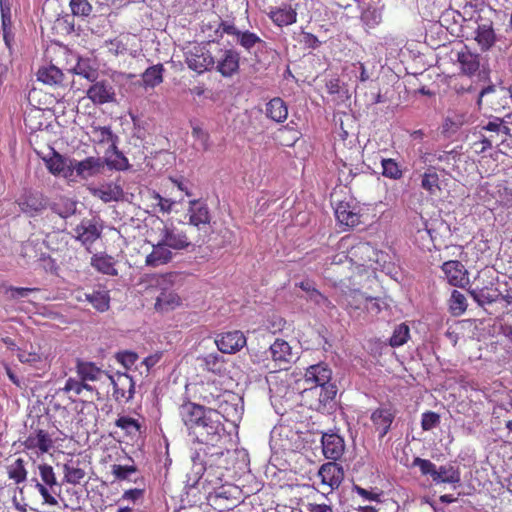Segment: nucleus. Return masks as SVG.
Listing matches in <instances>:
<instances>
[{"label":"nucleus","mask_w":512,"mask_h":512,"mask_svg":"<svg viewBox=\"0 0 512 512\" xmlns=\"http://www.w3.org/2000/svg\"><path fill=\"white\" fill-rule=\"evenodd\" d=\"M408 337L409 327L406 324H400L395 328L390 338V345L392 347H399L407 341Z\"/></svg>","instance_id":"4d7b16f0"},{"label":"nucleus","mask_w":512,"mask_h":512,"mask_svg":"<svg viewBox=\"0 0 512 512\" xmlns=\"http://www.w3.org/2000/svg\"><path fill=\"white\" fill-rule=\"evenodd\" d=\"M136 467L133 465H119L115 464L112 466V473L118 480H125L131 474L136 472Z\"/></svg>","instance_id":"052dcab7"},{"label":"nucleus","mask_w":512,"mask_h":512,"mask_svg":"<svg viewBox=\"0 0 512 512\" xmlns=\"http://www.w3.org/2000/svg\"><path fill=\"white\" fill-rule=\"evenodd\" d=\"M382 175L390 179H399L402 177V170L394 159H382Z\"/></svg>","instance_id":"864d4df0"},{"label":"nucleus","mask_w":512,"mask_h":512,"mask_svg":"<svg viewBox=\"0 0 512 512\" xmlns=\"http://www.w3.org/2000/svg\"><path fill=\"white\" fill-rule=\"evenodd\" d=\"M338 223L347 228H354L361 223L360 208L350 201H339L335 208Z\"/></svg>","instance_id":"2eb2a0df"},{"label":"nucleus","mask_w":512,"mask_h":512,"mask_svg":"<svg viewBox=\"0 0 512 512\" xmlns=\"http://www.w3.org/2000/svg\"><path fill=\"white\" fill-rule=\"evenodd\" d=\"M73 173L82 179H88L101 172L104 168V161L100 157H87L82 161L72 160L71 161Z\"/></svg>","instance_id":"a878e982"},{"label":"nucleus","mask_w":512,"mask_h":512,"mask_svg":"<svg viewBox=\"0 0 512 512\" xmlns=\"http://www.w3.org/2000/svg\"><path fill=\"white\" fill-rule=\"evenodd\" d=\"M326 89L329 95L333 96V100L336 104H339L348 99L347 90L341 85L338 78L330 79L326 83Z\"/></svg>","instance_id":"de8ad7c7"},{"label":"nucleus","mask_w":512,"mask_h":512,"mask_svg":"<svg viewBox=\"0 0 512 512\" xmlns=\"http://www.w3.org/2000/svg\"><path fill=\"white\" fill-rule=\"evenodd\" d=\"M457 62L459 63L462 74L466 76H474L480 70V55L471 52L468 48L458 52Z\"/></svg>","instance_id":"7c9ffc66"},{"label":"nucleus","mask_w":512,"mask_h":512,"mask_svg":"<svg viewBox=\"0 0 512 512\" xmlns=\"http://www.w3.org/2000/svg\"><path fill=\"white\" fill-rule=\"evenodd\" d=\"M92 195L108 203L118 201L123 197V189L120 185L108 183L92 190Z\"/></svg>","instance_id":"58836bf2"},{"label":"nucleus","mask_w":512,"mask_h":512,"mask_svg":"<svg viewBox=\"0 0 512 512\" xmlns=\"http://www.w3.org/2000/svg\"><path fill=\"white\" fill-rule=\"evenodd\" d=\"M318 476L323 485H327L333 490L341 485L344 479V470L337 461H330L321 465Z\"/></svg>","instance_id":"4be33fe9"},{"label":"nucleus","mask_w":512,"mask_h":512,"mask_svg":"<svg viewBox=\"0 0 512 512\" xmlns=\"http://www.w3.org/2000/svg\"><path fill=\"white\" fill-rule=\"evenodd\" d=\"M182 304L181 297L174 291L163 289L156 298L154 308L158 312H168L176 309Z\"/></svg>","instance_id":"473e14b6"},{"label":"nucleus","mask_w":512,"mask_h":512,"mask_svg":"<svg viewBox=\"0 0 512 512\" xmlns=\"http://www.w3.org/2000/svg\"><path fill=\"white\" fill-rule=\"evenodd\" d=\"M265 113L272 121L282 123L288 117V107L282 98L275 97L266 104Z\"/></svg>","instance_id":"e433bc0d"},{"label":"nucleus","mask_w":512,"mask_h":512,"mask_svg":"<svg viewBox=\"0 0 512 512\" xmlns=\"http://www.w3.org/2000/svg\"><path fill=\"white\" fill-rule=\"evenodd\" d=\"M40 481H36L35 488L44 500V503L55 506L58 504L57 499L51 495L49 488L52 489L58 485L54 468L48 463H40L37 465Z\"/></svg>","instance_id":"9d476101"},{"label":"nucleus","mask_w":512,"mask_h":512,"mask_svg":"<svg viewBox=\"0 0 512 512\" xmlns=\"http://www.w3.org/2000/svg\"><path fill=\"white\" fill-rule=\"evenodd\" d=\"M72 71L91 82H95L98 77V69L91 64L88 58H79Z\"/></svg>","instance_id":"c03bdc74"},{"label":"nucleus","mask_w":512,"mask_h":512,"mask_svg":"<svg viewBox=\"0 0 512 512\" xmlns=\"http://www.w3.org/2000/svg\"><path fill=\"white\" fill-rule=\"evenodd\" d=\"M7 473L15 484H20L27 479V470L25 468V461L22 458H17L12 464L7 466Z\"/></svg>","instance_id":"49530a36"},{"label":"nucleus","mask_w":512,"mask_h":512,"mask_svg":"<svg viewBox=\"0 0 512 512\" xmlns=\"http://www.w3.org/2000/svg\"><path fill=\"white\" fill-rule=\"evenodd\" d=\"M441 268L450 285L464 288L467 284H469L468 271L460 261H446L443 263Z\"/></svg>","instance_id":"6ab92c4d"},{"label":"nucleus","mask_w":512,"mask_h":512,"mask_svg":"<svg viewBox=\"0 0 512 512\" xmlns=\"http://www.w3.org/2000/svg\"><path fill=\"white\" fill-rule=\"evenodd\" d=\"M467 309L466 297L461 292L454 290L450 298V310L453 315L459 316Z\"/></svg>","instance_id":"603ef678"},{"label":"nucleus","mask_w":512,"mask_h":512,"mask_svg":"<svg viewBox=\"0 0 512 512\" xmlns=\"http://www.w3.org/2000/svg\"><path fill=\"white\" fill-rule=\"evenodd\" d=\"M219 351L226 354H233L246 345V337L241 331H229L219 334L215 339Z\"/></svg>","instance_id":"f3484780"},{"label":"nucleus","mask_w":512,"mask_h":512,"mask_svg":"<svg viewBox=\"0 0 512 512\" xmlns=\"http://www.w3.org/2000/svg\"><path fill=\"white\" fill-rule=\"evenodd\" d=\"M146 199L150 202L148 207H150L153 212L170 213L175 204L174 201L162 197L154 190L148 191Z\"/></svg>","instance_id":"a19ab883"},{"label":"nucleus","mask_w":512,"mask_h":512,"mask_svg":"<svg viewBox=\"0 0 512 512\" xmlns=\"http://www.w3.org/2000/svg\"><path fill=\"white\" fill-rule=\"evenodd\" d=\"M222 418L223 416L217 410L208 412L206 422L203 426H199L191 437L198 443L215 446L221 440L224 431Z\"/></svg>","instance_id":"0eeeda50"},{"label":"nucleus","mask_w":512,"mask_h":512,"mask_svg":"<svg viewBox=\"0 0 512 512\" xmlns=\"http://www.w3.org/2000/svg\"><path fill=\"white\" fill-rule=\"evenodd\" d=\"M215 66L214 68L223 76L231 77L239 69L240 56L233 49L217 48L214 51Z\"/></svg>","instance_id":"4468645a"},{"label":"nucleus","mask_w":512,"mask_h":512,"mask_svg":"<svg viewBox=\"0 0 512 512\" xmlns=\"http://www.w3.org/2000/svg\"><path fill=\"white\" fill-rule=\"evenodd\" d=\"M214 409L206 408L202 405L185 402L179 407V415L185 427L188 430L189 436H192L196 429L199 427L197 424L198 420L206 418L208 412H212Z\"/></svg>","instance_id":"9b49d317"},{"label":"nucleus","mask_w":512,"mask_h":512,"mask_svg":"<svg viewBox=\"0 0 512 512\" xmlns=\"http://www.w3.org/2000/svg\"><path fill=\"white\" fill-rule=\"evenodd\" d=\"M418 468L423 475L429 476L435 484H451L454 487L461 483L459 467L446 463L437 467L433 462L418 457Z\"/></svg>","instance_id":"39448f33"},{"label":"nucleus","mask_w":512,"mask_h":512,"mask_svg":"<svg viewBox=\"0 0 512 512\" xmlns=\"http://www.w3.org/2000/svg\"><path fill=\"white\" fill-rule=\"evenodd\" d=\"M474 39L481 51L485 52L490 50L496 42V34L492 23L479 24L475 31Z\"/></svg>","instance_id":"72a5a7b5"},{"label":"nucleus","mask_w":512,"mask_h":512,"mask_svg":"<svg viewBox=\"0 0 512 512\" xmlns=\"http://www.w3.org/2000/svg\"><path fill=\"white\" fill-rule=\"evenodd\" d=\"M322 452L326 459L341 461L346 445L343 437L337 433H323L321 437Z\"/></svg>","instance_id":"dca6fc26"},{"label":"nucleus","mask_w":512,"mask_h":512,"mask_svg":"<svg viewBox=\"0 0 512 512\" xmlns=\"http://www.w3.org/2000/svg\"><path fill=\"white\" fill-rule=\"evenodd\" d=\"M395 413L391 407H379L371 414V421L375 429L379 432V437L383 438L389 431L394 420Z\"/></svg>","instance_id":"c85d7f7f"},{"label":"nucleus","mask_w":512,"mask_h":512,"mask_svg":"<svg viewBox=\"0 0 512 512\" xmlns=\"http://www.w3.org/2000/svg\"><path fill=\"white\" fill-rule=\"evenodd\" d=\"M73 159H67L60 153L54 151L53 155L48 159H45L47 169L53 175H62L64 177H70L73 175V169L71 161Z\"/></svg>","instance_id":"2f4dec72"},{"label":"nucleus","mask_w":512,"mask_h":512,"mask_svg":"<svg viewBox=\"0 0 512 512\" xmlns=\"http://www.w3.org/2000/svg\"><path fill=\"white\" fill-rule=\"evenodd\" d=\"M37 80L49 86H58L63 83V72L54 65L40 67L37 71Z\"/></svg>","instance_id":"4c0bfd02"},{"label":"nucleus","mask_w":512,"mask_h":512,"mask_svg":"<svg viewBox=\"0 0 512 512\" xmlns=\"http://www.w3.org/2000/svg\"><path fill=\"white\" fill-rule=\"evenodd\" d=\"M440 422L439 414L435 412H426L423 413L421 419V426L423 430H431L436 427Z\"/></svg>","instance_id":"338daca9"},{"label":"nucleus","mask_w":512,"mask_h":512,"mask_svg":"<svg viewBox=\"0 0 512 512\" xmlns=\"http://www.w3.org/2000/svg\"><path fill=\"white\" fill-rule=\"evenodd\" d=\"M87 97L96 105H102L114 101L115 90L107 80L93 82L87 90Z\"/></svg>","instance_id":"393cba45"},{"label":"nucleus","mask_w":512,"mask_h":512,"mask_svg":"<svg viewBox=\"0 0 512 512\" xmlns=\"http://www.w3.org/2000/svg\"><path fill=\"white\" fill-rule=\"evenodd\" d=\"M469 294L479 306H484L485 304H492L497 299L496 295L485 293L483 290H481L480 292L470 290Z\"/></svg>","instance_id":"e2e57ef3"},{"label":"nucleus","mask_w":512,"mask_h":512,"mask_svg":"<svg viewBox=\"0 0 512 512\" xmlns=\"http://www.w3.org/2000/svg\"><path fill=\"white\" fill-rule=\"evenodd\" d=\"M76 239L82 243L88 252L91 246L101 237L102 227L93 220H83L75 229Z\"/></svg>","instance_id":"5701e85b"},{"label":"nucleus","mask_w":512,"mask_h":512,"mask_svg":"<svg viewBox=\"0 0 512 512\" xmlns=\"http://www.w3.org/2000/svg\"><path fill=\"white\" fill-rule=\"evenodd\" d=\"M63 481L71 485H79L85 478L86 472L72 460L63 465Z\"/></svg>","instance_id":"79ce46f5"},{"label":"nucleus","mask_w":512,"mask_h":512,"mask_svg":"<svg viewBox=\"0 0 512 512\" xmlns=\"http://www.w3.org/2000/svg\"><path fill=\"white\" fill-rule=\"evenodd\" d=\"M479 134L480 139L473 143V147L477 153H483L503 142L510 135V128L504 125L503 119L496 117L486 125L479 126Z\"/></svg>","instance_id":"7ed1b4c3"},{"label":"nucleus","mask_w":512,"mask_h":512,"mask_svg":"<svg viewBox=\"0 0 512 512\" xmlns=\"http://www.w3.org/2000/svg\"><path fill=\"white\" fill-rule=\"evenodd\" d=\"M442 161V155L426 153L421 157V162L425 165H429L428 169L422 176L421 186L432 196H437L441 192L440 179L437 173V168L434 164H438Z\"/></svg>","instance_id":"1a4fd4ad"},{"label":"nucleus","mask_w":512,"mask_h":512,"mask_svg":"<svg viewBox=\"0 0 512 512\" xmlns=\"http://www.w3.org/2000/svg\"><path fill=\"white\" fill-rule=\"evenodd\" d=\"M187 216L194 243L204 244L210 235L211 215L208 205L201 200H191L187 209Z\"/></svg>","instance_id":"f03ea898"},{"label":"nucleus","mask_w":512,"mask_h":512,"mask_svg":"<svg viewBox=\"0 0 512 512\" xmlns=\"http://www.w3.org/2000/svg\"><path fill=\"white\" fill-rule=\"evenodd\" d=\"M154 225H156L158 238L171 249L184 250L191 245H196L193 240V233L190 230L185 231L172 222H165L159 218L154 221Z\"/></svg>","instance_id":"20e7f679"},{"label":"nucleus","mask_w":512,"mask_h":512,"mask_svg":"<svg viewBox=\"0 0 512 512\" xmlns=\"http://www.w3.org/2000/svg\"><path fill=\"white\" fill-rule=\"evenodd\" d=\"M172 258L171 248L158 238L157 243L153 244L151 253L146 256L145 264L149 267H158L169 263Z\"/></svg>","instance_id":"cd10ccee"},{"label":"nucleus","mask_w":512,"mask_h":512,"mask_svg":"<svg viewBox=\"0 0 512 512\" xmlns=\"http://www.w3.org/2000/svg\"><path fill=\"white\" fill-rule=\"evenodd\" d=\"M236 41L247 51H250L257 44H264V41L257 34L248 30L241 31Z\"/></svg>","instance_id":"3c124183"},{"label":"nucleus","mask_w":512,"mask_h":512,"mask_svg":"<svg viewBox=\"0 0 512 512\" xmlns=\"http://www.w3.org/2000/svg\"><path fill=\"white\" fill-rule=\"evenodd\" d=\"M84 297L98 312H105L110 308V292L105 287H99L90 293H84Z\"/></svg>","instance_id":"c9c22d12"},{"label":"nucleus","mask_w":512,"mask_h":512,"mask_svg":"<svg viewBox=\"0 0 512 512\" xmlns=\"http://www.w3.org/2000/svg\"><path fill=\"white\" fill-rule=\"evenodd\" d=\"M269 17L275 25L283 27L297 21V12L291 5L285 4L282 7L272 9L269 12Z\"/></svg>","instance_id":"f704fd0d"},{"label":"nucleus","mask_w":512,"mask_h":512,"mask_svg":"<svg viewBox=\"0 0 512 512\" xmlns=\"http://www.w3.org/2000/svg\"><path fill=\"white\" fill-rule=\"evenodd\" d=\"M69 6L75 16L87 17L92 12V5L88 0H70Z\"/></svg>","instance_id":"6e6d98bb"},{"label":"nucleus","mask_w":512,"mask_h":512,"mask_svg":"<svg viewBox=\"0 0 512 512\" xmlns=\"http://www.w3.org/2000/svg\"><path fill=\"white\" fill-rule=\"evenodd\" d=\"M83 390L92 391V387L81 378L78 380L72 377L66 380L65 385L62 388V391L65 393L73 392L75 395H80Z\"/></svg>","instance_id":"5fc2aeb1"},{"label":"nucleus","mask_w":512,"mask_h":512,"mask_svg":"<svg viewBox=\"0 0 512 512\" xmlns=\"http://www.w3.org/2000/svg\"><path fill=\"white\" fill-rule=\"evenodd\" d=\"M17 357L21 363L28 364L43 373L50 369L49 355L41 349L30 346V350L18 349Z\"/></svg>","instance_id":"a211bd4d"},{"label":"nucleus","mask_w":512,"mask_h":512,"mask_svg":"<svg viewBox=\"0 0 512 512\" xmlns=\"http://www.w3.org/2000/svg\"><path fill=\"white\" fill-rule=\"evenodd\" d=\"M92 141L96 144L108 145V152H112L121 160H125L124 155L118 150V137L112 132L108 126H91Z\"/></svg>","instance_id":"aec40b11"},{"label":"nucleus","mask_w":512,"mask_h":512,"mask_svg":"<svg viewBox=\"0 0 512 512\" xmlns=\"http://www.w3.org/2000/svg\"><path fill=\"white\" fill-rule=\"evenodd\" d=\"M116 264L117 260L113 256L106 254L105 252L93 254L90 260V265L97 272L112 277L118 276Z\"/></svg>","instance_id":"c756f323"},{"label":"nucleus","mask_w":512,"mask_h":512,"mask_svg":"<svg viewBox=\"0 0 512 512\" xmlns=\"http://www.w3.org/2000/svg\"><path fill=\"white\" fill-rule=\"evenodd\" d=\"M113 385V398L118 403H128L135 394V382L127 373H116L109 376Z\"/></svg>","instance_id":"ddd939ff"},{"label":"nucleus","mask_w":512,"mask_h":512,"mask_svg":"<svg viewBox=\"0 0 512 512\" xmlns=\"http://www.w3.org/2000/svg\"><path fill=\"white\" fill-rule=\"evenodd\" d=\"M339 248L344 249L346 258L351 264L358 267L365 266L373 260L375 249L368 242L356 241L353 237H343L339 242Z\"/></svg>","instance_id":"423d86ee"},{"label":"nucleus","mask_w":512,"mask_h":512,"mask_svg":"<svg viewBox=\"0 0 512 512\" xmlns=\"http://www.w3.org/2000/svg\"><path fill=\"white\" fill-rule=\"evenodd\" d=\"M76 372L84 382L87 381H98L104 371L96 366L93 362L77 360Z\"/></svg>","instance_id":"ea45409f"},{"label":"nucleus","mask_w":512,"mask_h":512,"mask_svg":"<svg viewBox=\"0 0 512 512\" xmlns=\"http://www.w3.org/2000/svg\"><path fill=\"white\" fill-rule=\"evenodd\" d=\"M192 136L201 144L204 151H207L210 148L209 133L204 131L201 127L194 126L192 128Z\"/></svg>","instance_id":"0e129e2a"},{"label":"nucleus","mask_w":512,"mask_h":512,"mask_svg":"<svg viewBox=\"0 0 512 512\" xmlns=\"http://www.w3.org/2000/svg\"><path fill=\"white\" fill-rule=\"evenodd\" d=\"M332 376V371L328 367L327 364L319 363L316 365H311L306 369L305 372V383L310 386H323L326 384H330Z\"/></svg>","instance_id":"bb28decb"},{"label":"nucleus","mask_w":512,"mask_h":512,"mask_svg":"<svg viewBox=\"0 0 512 512\" xmlns=\"http://www.w3.org/2000/svg\"><path fill=\"white\" fill-rule=\"evenodd\" d=\"M40 291L39 288H28V287H15V286H9L6 288L5 293L9 294V297L13 300L18 298H24L29 295L31 292H37Z\"/></svg>","instance_id":"bf43d9fd"},{"label":"nucleus","mask_w":512,"mask_h":512,"mask_svg":"<svg viewBox=\"0 0 512 512\" xmlns=\"http://www.w3.org/2000/svg\"><path fill=\"white\" fill-rule=\"evenodd\" d=\"M103 161H104V166L107 165L111 169L121 170V169H124L127 165L126 158H125V160H121L112 152H108V150H106V152H105V158L103 159Z\"/></svg>","instance_id":"680f3d73"},{"label":"nucleus","mask_w":512,"mask_h":512,"mask_svg":"<svg viewBox=\"0 0 512 512\" xmlns=\"http://www.w3.org/2000/svg\"><path fill=\"white\" fill-rule=\"evenodd\" d=\"M164 67L156 64L148 67L142 74V82L145 87L154 88L163 82Z\"/></svg>","instance_id":"37998d69"},{"label":"nucleus","mask_w":512,"mask_h":512,"mask_svg":"<svg viewBox=\"0 0 512 512\" xmlns=\"http://www.w3.org/2000/svg\"><path fill=\"white\" fill-rule=\"evenodd\" d=\"M115 426L125 432L127 436H136L142 433V424L130 416H120L115 421Z\"/></svg>","instance_id":"a18cd8bd"},{"label":"nucleus","mask_w":512,"mask_h":512,"mask_svg":"<svg viewBox=\"0 0 512 512\" xmlns=\"http://www.w3.org/2000/svg\"><path fill=\"white\" fill-rule=\"evenodd\" d=\"M21 211L31 217L41 213L47 207V199L40 192H25L18 200Z\"/></svg>","instance_id":"412c9836"},{"label":"nucleus","mask_w":512,"mask_h":512,"mask_svg":"<svg viewBox=\"0 0 512 512\" xmlns=\"http://www.w3.org/2000/svg\"><path fill=\"white\" fill-rule=\"evenodd\" d=\"M271 359L274 367L280 370L288 369L291 363L297 359V353L293 351L291 345L280 338H277L269 347Z\"/></svg>","instance_id":"f8f14e48"},{"label":"nucleus","mask_w":512,"mask_h":512,"mask_svg":"<svg viewBox=\"0 0 512 512\" xmlns=\"http://www.w3.org/2000/svg\"><path fill=\"white\" fill-rule=\"evenodd\" d=\"M204 44H194L188 47L185 59L188 67L197 73L209 71L215 66L214 51H210Z\"/></svg>","instance_id":"6e6552de"},{"label":"nucleus","mask_w":512,"mask_h":512,"mask_svg":"<svg viewBox=\"0 0 512 512\" xmlns=\"http://www.w3.org/2000/svg\"><path fill=\"white\" fill-rule=\"evenodd\" d=\"M309 299L313 301L317 305L325 306L328 309L334 308L332 302L323 295L318 289L312 291V294L309 296Z\"/></svg>","instance_id":"774afa93"},{"label":"nucleus","mask_w":512,"mask_h":512,"mask_svg":"<svg viewBox=\"0 0 512 512\" xmlns=\"http://www.w3.org/2000/svg\"><path fill=\"white\" fill-rule=\"evenodd\" d=\"M497 195L499 205L504 208L512 207V187L506 184L497 185Z\"/></svg>","instance_id":"13d9d810"},{"label":"nucleus","mask_w":512,"mask_h":512,"mask_svg":"<svg viewBox=\"0 0 512 512\" xmlns=\"http://www.w3.org/2000/svg\"><path fill=\"white\" fill-rule=\"evenodd\" d=\"M204 368L214 374H222L225 370L224 358L217 353H210L203 357Z\"/></svg>","instance_id":"09e8293b"},{"label":"nucleus","mask_w":512,"mask_h":512,"mask_svg":"<svg viewBox=\"0 0 512 512\" xmlns=\"http://www.w3.org/2000/svg\"><path fill=\"white\" fill-rule=\"evenodd\" d=\"M116 360L124 367L130 368L138 360V355L132 351H121L116 354Z\"/></svg>","instance_id":"69168bd1"},{"label":"nucleus","mask_w":512,"mask_h":512,"mask_svg":"<svg viewBox=\"0 0 512 512\" xmlns=\"http://www.w3.org/2000/svg\"><path fill=\"white\" fill-rule=\"evenodd\" d=\"M337 389L333 384L323 386L315 385L307 387V396L317 395L318 402H312L310 409L315 411H324L326 406L332 402L336 396Z\"/></svg>","instance_id":"b1692460"},{"label":"nucleus","mask_w":512,"mask_h":512,"mask_svg":"<svg viewBox=\"0 0 512 512\" xmlns=\"http://www.w3.org/2000/svg\"><path fill=\"white\" fill-rule=\"evenodd\" d=\"M58 429L47 417L37 416L29 425L27 436L21 442L28 455L37 457L50 453L55 448Z\"/></svg>","instance_id":"f257e3e1"},{"label":"nucleus","mask_w":512,"mask_h":512,"mask_svg":"<svg viewBox=\"0 0 512 512\" xmlns=\"http://www.w3.org/2000/svg\"><path fill=\"white\" fill-rule=\"evenodd\" d=\"M396 458L406 467L416 466V454L409 443H405L401 448L396 447Z\"/></svg>","instance_id":"8fccbe9b"}]
</instances>
